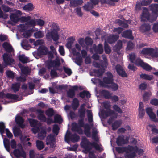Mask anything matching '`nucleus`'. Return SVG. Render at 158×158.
Returning a JSON list of instances; mask_svg holds the SVG:
<instances>
[{"label": "nucleus", "instance_id": "nucleus-4", "mask_svg": "<svg viewBox=\"0 0 158 158\" xmlns=\"http://www.w3.org/2000/svg\"><path fill=\"white\" fill-rule=\"evenodd\" d=\"M140 53L144 55H149L152 57H158V52L151 48H143Z\"/></svg>", "mask_w": 158, "mask_h": 158}, {"label": "nucleus", "instance_id": "nucleus-9", "mask_svg": "<svg viewBox=\"0 0 158 158\" xmlns=\"http://www.w3.org/2000/svg\"><path fill=\"white\" fill-rule=\"evenodd\" d=\"M19 98V96L17 95L12 94L11 93H7L6 94L3 92H0V98L2 99H4L7 98L8 99H12L13 100H16Z\"/></svg>", "mask_w": 158, "mask_h": 158}, {"label": "nucleus", "instance_id": "nucleus-10", "mask_svg": "<svg viewBox=\"0 0 158 158\" xmlns=\"http://www.w3.org/2000/svg\"><path fill=\"white\" fill-rule=\"evenodd\" d=\"M150 8L153 13L152 15L153 16L152 21H156L157 17L158 16V4H152L150 6Z\"/></svg>", "mask_w": 158, "mask_h": 158}, {"label": "nucleus", "instance_id": "nucleus-13", "mask_svg": "<svg viewBox=\"0 0 158 158\" xmlns=\"http://www.w3.org/2000/svg\"><path fill=\"white\" fill-rule=\"evenodd\" d=\"M92 143L86 140H84L81 143V146L82 148L85 149V151L87 152H89L92 149Z\"/></svg>", "mask_w": 158, "mask_h": 158}, {"label": "nucleus", "instance_id": "nucleus-64", "mask_svg": "<svg viewBox=\"0 0 158 158\" xmlns=\"http://www.w3.org/2000/svg\"><path fill=\"white\" fill-rule=\"evenodd\" d=\"M134 44L131 41H129L127 43V48L128 50H131L133 49L134 47Z\"/></svg>", "mask_w": 158, "mask_h": 158}, {"label": "nucleus", "instance_id": "nucleus-23", "mask_svg": "<svg viewBox=\"0 0 158 158\" xmlns=\"http://www.w3.org/2000/svg\"><path fill=\"white\" fill-rule=\"evenodd\" d=\"M3 47L7 52L10 53L13 50L12 47L7 42H4L2 44Z\"/></svg>", "mask_w": 158, "mask_h": 158}, {"label": "nucleus", "instance_id": "nucleus-16", "mask_svg": "<svg viewBox=\"0 0 158 158\" xmlns=\"http://www.w3.org/2000/svg\"><path fill=\"white\" fill-rule=\"evenodd\" d=\"M78 89V87L77 85L72 86V89H69L67 92V97L71 98H73L75 95V91H77Z\"/></svg>", "mask_w": 158, "mask_h": 158}, {"label": "nucleus", "instance_id": "nucleus-24", "mask_svg": "<svg viewBox=\"0 0 158 158\" xmlns=\"http://www.w3.org/2000/svg\"><path fill=\"white\" fill-rule=\"evenodd\" d=\"M84 128V134L88 137H91V132L90 131L91 127L89 125L86 124L83 127Z\"/></svg>", "mask_w": 158, "mask_h": 158}, {"label": "nucleus", "instance_id": "nucleus-12", "mask_svg": "<svg viewBox=\"0 0 158 158\" xmlns=\"http://www.w3.org/2000/svg\"><path fill=\"white\" fill-rule=\"evenodd\" d=\"M128 140L129 139L127 137L126 139H125L124 136L123 135H120L118 136L117 138L116 143L118 146H122L128 143Z\"/></svg>", "mask_w": 158, "mask_h": 158}, {"label": "nucleus", "instance_id": "nucleus-33", "mask_svg": "<svg viewBox=\"0 0 158 158\" xmlns=\"http://www.w3.org/2000/svg\"><path fill=\"white\" fill-rule=\"evenodd\" d=\"M33 4L31 3H28L27 4L25 5L23 7V9L25 11H32L33 9Z\"/></svg>", "mask_w": 158, "mask_h": 158}, {"label": "nucleus", "instance_id": "nucleus-62", "mask_svg": "<svg viewBox=\"0 0 158 158\" xmlns=\"http://www.w3.org/2000/svg\"><path fill=\"white\" fill-rule=\"evenodd\" d=\"M63 69L64 72L69 76L71 75L72 73V70L70 68L64 67Z\"/></svg>", "mask_w": 158, "mask_h": 158}, {"label": "nucleus", "instance_id": "nucleus-54", "mask_svg": "<svg viewBox=\"0 0 158 158\" xmlns=\"http://www.w3.org/2000/svg\"><path fill=\"white\" fill-rule=\"evenodd\" d=\"M59 130L60 128L57 125L55 124L54 125L53 127L52 131L56 135H58Z\"/></svg>", "mask_w": 158, "mask_h": 158}, {"label": "nucleus", "instance_id": "nucleus-38", "mask_svg": "<svg viewBox=\"0 0 158 158\" xmlns=\"http://www.w3.org/2000/svg\"><path fill=\"white\" fill-rule=\"evenodd\" d=\"M45 114L48 117H51L54 115V112L53 108H50L47 110Z\"/></svg>", "mask_w": 158, "mask_h": 158}, {"label": "nucleus", "instance_id": "nucleus-61", "mask_svg": "<svg viewBox=\"0 0 158 158\" xmlns=\"http://www.w3.org/2000/svg\"><path fill=\"white\" fill-rule=\"evenodd\" d=\"M36 24L40 26H43L45 24V21L41 19H36Z\"/></svg>", "mask_w": 158, "mask_h": 158}, {"label": "nucleus", "instance_id": "nucleus-25", "mask_svg": "<svg viewBox=\"0 0 158 158\" xmlns=\"http://www.w3.org/2000/svg\"><path fill=\"white\" fill-rule=\"evenodd\" d=\"M114 114V111L111 109H110L108 111L104 110L102 112V116L104 118L111 116V115Z\"/></svg>", "mask_w": 158, "mask_h": 158}, {"label": "nucleus", "instance_id": "nucleus-40", "mask_svg": "<svg viewBox=\"0 0 158 158\" xmlns=\"http://www.w3.org/2000/svg\"><path fill=\"white\" fill-rule=\"evenodd\" d=\"M54 123H61L63 121L61 116L59 114L55 115L54 117Z\"/></svg>", "mask_w": 158, "mask_h": 158}, {"label": "nucleus", "instance_id": "nucleus-48", "mask_svg": "<svg viewBox=\"0 0 158 158\" xmlns=\"http://www.w3.org/2000/svg\"><path fill=\"white\" fill-rule=\"evenodd\" d=\"M85 42L87 46H89L92 45L93 43V41L92 39L88 37H86L85 40Z\"/></svg>", "mask_w": 158, "mask_h": 158}, {"label": "nucleus", "instance_id": "nucleus-5", "mask_svg": "<svg viewBox=\"0 0 158 158\" xmlns=\"http://www.w3.org/2000/svg\"><path fill=\"white\" fill-rule=\"evenodd\" d=\"M80 139L79 135L76 134H71L70 132L68 130L65 136V141L67 142L70 141L73 143L77 142L79 141Z\"/></svg>", "mask_w": 158, "mask_h": 158}, {"label": "nucleus", "instance_id": "nucleus-11", "mask_svg": "<svg viewBox=\"0 0 158 158\" xmlns=\"http://www.w3.org/2000/svg\"><path fill=\"white\" fill-rule=\"evenodd\" d=\"M117 73L120 76L123 77H126L127 74L123 69V67L119 64H117L115 67Z\"/></svg>", "mask_w": 158, "mask_h": 158}, {"label": "nucleus", "instance_id": "nucleus-8", "mask_svg": "<svg viewBox=\"0 0 158 158\" xmlns=\"http://www.w3.org/2000/svg\"><path fill=\"white\" fill-rule=\"evenodd\" d=\"M153 18V15L150 16L148 10L145 8H144L142 14L141 15V21L143 22L146 21H149L150 22L152 23L154 21H151L152 20Z\"/></svg>", "mask_w": 158, "mask_h": 158}, {"label": "nucleus", "instance_id": "nucleus-36", "mask_svg": "<svg viewBox=\"0 0 158 158\" xmlns=\"http://www.w3.org/2000/svg\"><path fill=\"white\" fill-rule=\"evenodd\" d=\"M104 72V70L101 69L94 70V72L96 76L98 77L102 76Z\"/></svg>", "mask_w": 158, "mask_h": 158}, {"label": "nucleus", "instance_id": "nucleus-59", "mask_svg": "<svg viewBox=\"0 0 158 158\" xmlns=\"http://www.w3.org/2000/svg\"><path fill=\"white\" fill-rule=\"evenodd\" d=\"M52 27L53 28L52 30L59 31L60 30L59 27L55 23H53L51 24Z\"/></svg>", "mask_w": 158, "mask_h": 158}, {"label": "nucleus", "instance_id": "nucleus-56", "mask_svg": "<svg viewBox=\"0 0 158 158\" xmlns=\"http://www.w3.org/2000/svg\"><path fill=\"white\" fill-rule=\"evenodd\" d=\"M142 67L147 71H149L152 69V67L150 65L145 63H144Z\"/></svg>", "mask_w": 158, "mask_h": 158}, {"label": "nucleus", "instance_id": "nucleus-26", "mask_svg": "<svg viewBox=\"0 0 158 158\" xmlns=\"http://www.w3.org/2000/svg\"><path fill=\"white\" fill-rule=\"evenodd\" d=\"M122 42L120 40H118L115 46L114 47V50L115 52H118L122 48Z\"/></svg>", "mask_w": 158, "mask_h": 158}, {"label": "nucleus", "instance_id": "nucleus-43", "mask_svg": "<svg viewBox=\"0 0 158 158\" xmlns=\"http://www.w3.org/2000/svg\"><path fill=\"white\" fill-rule=\"evenodd\" d=\"M34 36L37 39L41 38L44 36V35L41 31H39L34 33Z\"/></svg>", "mask_w": 158, "mask_h": 158}, {"label": "nucleus", "instance_id": "nucleus-44", "mask_svg": "<svg viewBox=\"0 0 158 158\" xmlns=\"http://www.w3.org/2000/svg\"><path fill=\"white\" fill-rule=\"evenodd\" d=\"M25 24L27 26H35L36 25V19H30L25 23Z\"/></svg>", "mask_w": 158, "mask_h": 158}, {"label": "nucleus", "instance_id": "nucleus-49", "mask_svg": "<svg viewBox=\"0 0 158 158\" xmlns=\"http://www.w3.org/2000/svg\"><path fill=\"white\" fill-rule=\"evenodd\" d=\"M104 50L105 53L107 54H110L111 52L110 48L106 42H105L104 44Z\"/></svg>", "mask_w": 158, "mask_h": 158}, {"label": "nucleus", "instance_id": "nucleus-2", "mask_svg": "<svg viewBox=\"0 0 158 158\" xmlns=\"http://www.w3.org/2000/svg\"><path fill=\"white\" fill-rule=\"evenodd\" d=\"M78 120V124L76 123H73L72 124V130L73 132H77L79 135L83 134V131L81 127H83L84 125V118H80Z\"/></svg>", "mask_w": 158, "mask_h": 158}, {"label": "nucleus", "instance_id": "nucleus-21", "mask_svg": "<svg viewBox=\"0 0 158 158\" xmlns=\"http://www.w3.org/2000/svg\"><path fill=\"white\" fill-rule=\"evenodd\" d=\"M93 50L95 53L102 54L103 52V45L102 44H98L97 46L94 45L93 47Z\"/></svg>", "mask_w": 158, "mask_h": 158}, {"label": "nucleus", "instance_id": "nucleus-17", "mask_svg": "<svg viewBox=\"0 0 158 158\" xmlns=\"http://www.w3.org/2000/svg\"><path fill=\"white\" fill-rule=\"evenodd\" d=\"M123 37L133 40L134 37L132 35V32L131 30H127L123 32L121 34Z\"/></svg>", "mask_w": 158, "mask_h": 158}, {"label": "nucleus", "instance_id": "nucleus-34", "mask_svg": "<svg viewBox=\"0 0 158 158\" xmlns=\"http://www.w3.org/2000/svg\"><path fill=\"white\" fill-rule=\"evenodd\" d=\"M22 73L24 75H28L31 72L30 69L28 67H23L21 68Z\"/></svg>", "mask_w": 158, "mask_h": 158}, {"label": "nucleus", "instance_id": "nucleus-14", "mask_svg": "<svg viewBox=\"0 0 158 158\" xmlns=\"http://www.w3.org/2000/svg\"><path fill=\"white\" fill-rule=\"evenodd\" d=\"M146 112L151 120L155 122H158V119L156 118V115L152 112V109L147 107L146 109Z\"/></svg>", "mask_w": 158, "mask_h": 158}, {"label": "nucleus", "instance_id": "nucleus-39", "mask_svg": "<svg viewBox=\"0 0 158 158\" xmlns=\"http://www.w3.org/2000/svg\"><path fill=\"white\" fill-rule=\"evenodd\" d=\"M51 62L52 64L53 68L59 67L61 64V63L59 59H56L53 61L51 60Z\"/></svg>", "mask_w": 158, "mask_h": 158}, {"label": "nucleus", "instance_id": "nucleus-50", "mask_svg": "<svg viewBox=\"0 0 158 158\" xmlns=\"http://www.w3.org/2000/svg\"><path fill=\"white\" fill-rule=\"evenodd\" d=\"M7 77L8 78L13 79L15 77V73L11 70H7L6 72Z\"/></svg>", "mask_w": 158, "mask_h": 158}, {"label": "nucleus", "instance_id": "nucleus-37", "mask_svg": "<svg viewBox=\"0 0 158 158\" xmlns=\"http://www.w3.org/2000/svg\"><path fill=\"white\" fill-rule=\"evenodd\" d=\"M140 77L144 80H151L153 78V77L151 75H149L145 74H142L140 75Z\"/></svg>", "mask_w": 158, "mask_h": 158}, {"label": "nucleus", "instance_id": "nucleus-18", "mask_svg": "<svg viewBox=\"0 0 158 158\" xmlns=\"http://www.w3.org/2000/svg\"><path fill=\"white\" fill-rule=\"evenodd\" d=\"M151 28V26L150 24L144 23L140 26L139 27V30L141 32L144 33L149 31Z\"/></svg>", "mask_w": 158, "mask_h": 158}, {"label": "nucleus", "instance_id": "nucleus-47", "mask_svg": "<svg viewBox=\"0 0 158 158\" xmlns=\"http://www.w3.org/2000/svg\"><path fill=\"white\" fill-rule=\"evenodd\" d=\"M87 111L88 121L90 123L93 121L92 113L90 110H87Z\"/></svg>", "mask_w": 158, "mask_h": 158}, {"label": "nucleus", "instance_id": "nucleus-35", "mask_svg": "<svg viewBox=\"0 0 158 158\" xmlns=\"http://www.w3.org/2000/svg\"><path fill=\"white\" fill-rule=\"evenodd\" d=\"M36 146L37 148L39 150L42 149L44 147V143L39 140H37L36 141Z\"/></svg>", "mask_w": 158, "mask_h": 158}, {"label": "nucleus", "instance_id": "nucleus-15", "mask_svg": "<svg viewBox=\"0 0 158 158\" xmlns=\"http://www.w3.org/2000/svg\"><path fill=\"white\" fill-rule=\"evenodd\" d=\"M3 59L5 64L6 65L11 64L15 62L14 60L8 55V54L5 53L3 55Z\"/></svg>", "mask_w": 158, "mask_h": 158}, {"label": "nucleus", "instance_id": "nucleus-63", "mask_svg": "<svg viewBox=\"0 0 158 158\" xmlns=\"http://www.w3.org/2000/svg\"><path fill=\"white\" fill-rule=\"evenodd\" d=\"M110 84H111L110 87L113 91H115L118 89V86L117 84L114 83L113 82Z\"/></svg>", "mask_w": 158, "mask_h": 158}, {"label": "nucleus", "instance_id": "nucleus-6", "mask_svg": "<svg viewBox=\"0 0 158 158\" xmlns=\"http://www.w3.org/2000/svg\"><path fill=\"white\" fill-rule=\"evenodd\" d=\"M58 32V31L55 30H51L50 32H48L46 35V39L48 41H50L52 40L55 42L57 41L59 37Z\"/></svg>", "mask_w": 158, "mask_h": 158}, {"label": "nucleus", "instance_id": "nucleus-29", "mask_svg": "<svg viewBox=\"0 0 158 158\" xmlns=\"http://www.w3.org/2000/svg\"><path fill=\"white\" fill-rule=\"evenodd\" d=\"M10 17L11 21L15 23L18 22L19 20V16L15 13L11 14Z\"/></svg>", "mask_w": 158, "mask_h": 158}, {"label": "nucleus", "instance_id": "nucleus-1", "mask_svg": "<svg viewBox=\"0 0 158 158\" xmlns=\"http://www.w3.org/2000/svg\"><path fill=\"white\" fill-rule=\"evenodd\" d=\"M106 74V76L103 78L102 81L100 80L99 82L100 86L104 88L107 87V84L112 83L114 81V76L111 72H107Z\"/></svg>", "mask_w": 158, "mask_h": 158}, {"label": "nucleus", "instance_id": "nucleus-31", "mask_svg": "<svg viewBox=\"0 0 158 158\" xmlns=\"http://www.w3.org/2000/svg\"><path fill=\"white\" fill-rule=\"evenodd\" d=\"M55 140L54 136L52 134H50L46 138V144L47 145H48L52 142H55Z\"/></svg>", "mask_w": 158, "mask_h": 158}, {"label": "nucleus", "instance_id": "nucleus-46", "mask_svg": "<svg viewBox=\"0 0 158 158\" xmlns=\"http://www.w3.org/2000/svg\"><path fill=\"white\" fill-rule=\"evenodd\" d=\"M29 121L31 127H35L37 124L38 121L37 120L31 118L29 119Z\"/></svg>", "mask_w": 158, "mask_h": 158}, {"label": "nucleus", "instance_id": "nucleus-20", "mask_svg": "<svg viewBox=\"0 0 158 158\" xmlns=\"http://www.w3.org/2000/svg\"><path fill=\"white\" fill-rule=\"evenodd\" d=\"M48 51V48L46 47H40L38 49L37 54L39 56L45 55L47 54Z\"/></svg>", "mask_w": 158, "mask_h": 158}, {"label": "nucleus", "instance_id": "nucleus-30", "mask_svg": "<svg viewBox=\"0 0 158 158\" xmlns=\"http://www.w3.org/2000/svg\"><path fill=\"white\" fill-rule=\"evenodd\" d=\"M79 105V102L78 99L76 98H74L73 101L72 106L73 110H76Z\"/></svg>", "mask_w": 158, "mask_h": 158}, {"label": "nucleus", "instance_id": "nucleus-60", "mask_svg": "<svg viewBox=\"0 0 158 158\" xmlns=\"http://www.w3.org/2000/svg\"><path fill=\"white\" fill-rule=\"evenodd\" d=\"M113 108L116 112L121 114L123 113L122 110L117 105L115 104L113 105Z\"/></svg>", "mask_w": 158, "mask_h": 158}, {"label": "nucleus", "instance_id": "nucleus-3", "mask_svg": "<svg viewBox=\"0 0 158 158\" xmlns=\"http://www.w3.org/2000/svg\"><path fill=\"white\" fill-rule=\"evenodd\" d=\"M135 148V150H137L138 147L137 146H135L134 147L132 146L128 145L127 147H116L115 150L118 153H123L124 152H125L126 153H128L132 151Z\"/></svg>", "mask_w": 158, "mask_h": 158}, {"label": "nucleus", "instance_id": "nucleus-51", "mask_svg": "<svg viewBox=\"0 0 158 158\" xmlns=\"http://www.w3.org/2000/svg\"><path fill=\"white\" fill-rule=\"evenodd\" d=\"M134 63L137 66H139L142 67L144 62L141 59H137L135 60Z\"/></svg>", "mask_w": 158, "mask_h": 158}, {"label": "nucleus", "instance_id": "nucleus-19", "mask_svg": "<svg viewBox=\"0 0 158 158\" xmlns=\"http://www.w3.org/2000/svg\"><path fill=\"white\" fill-rule=\"evenodd\" d=\"M15 121L16 124L21 128H24L25 126L23 124L24 120L23 118L20 116H17L16 117Z\"/></svg>", "mask_w": 158, "mask_h": 158}, {"label": "nucleus", "instance_id": "nucleus-32", "mask_svg": "<svg viewBox=\"0 0 158 158\" xmlns=\"http://www.w3.org/2000/svg\"><path fill=\"white\" fill-rule=\"evenodd\" d=\"M79 95L82 98H84L85 96L87 98H89L91 97V94L89 92L85 90H83V91L80 92L79 94Z\"/></svg>", "mask_w": 158, "mask_h": 158}, {"label": "nucleus", "instance_id": "nucleus-41", "mask_svg": "<svg viewBox=\"0 0 158 158\" xmlns=\"http://www.w3.org/2000/svg\"><path fill=\"white\" fill-rule=\"evenodd\" d=\"M4 144L6 149L8 152H9L10 149V143L9 140L8 139H4Z\"/></svg>", "mask_w": 158, "mask_h": 158}, {"label": "nucleus", "instance_id": "nucleus-58", "mask_svg": "<svg viewBox=\"0 0 158 158\" xmlns=\"http://www.w3.org/2000/svg\"><path fill=\"white\" fill-rule=\"evenodd\" d=\"M75 63L78 65L80 66L82 62V58L81 56L76 57L75 60Z\"/></svg>", "mask_w": 158, "mask_h": 158}, {"label": "nucleus", "instance_id": "nucleus-28", "mask_svg": "<svg viewBox=\"0 0 158 158\" xmlns=\"http://www.w3.org/2000/svg\"><path fill=\"white\" fill-rule=\"evenodd\" d=\"M122 124L121 120H116L112 124V129L115 131L120 127Z\"/></svg>", "mask_w": 158, "mask_h": 158}, {"label": "nucleus", "instance_id": "nucleus-52", "mask_svg": "<svg viewBox=\"0 0 158 158\" xmlns=\"http://www.w3.org/2000/svg\"><path fill=\"white\" fill-rule=\"evenodd\" d=\"M129 153H126L125 155V158H134L136 156V154L135 152H131Z\"/></svg>", "mask_w": 158, "mask_h": 158}, {"label": "nucleus", "instance_id": "nucleus-42", "mask_svg": "<svg viewBox=\"0 0 158 158\" xmlns=\"http://www.w3.org/2000/svg\"><path fill=\"white\" fill-rule=\"evenodd\" d=\"M19 60L23 63H26L28 61V58L23 55H19L18 56Z\"/></svg>", "mask_w": 158, "mask_h": 158}, {"label": "nucleus", "instance_id": "nucleus-22", "mask_svg": "<svg viewBox=\"0 0 158 158\" xmlns=\"http://www.w3.org/2000/svg\"><path fill=\"white\" fill-rule=\"evenodd\" d=\"M44 111L41 110H37V114H38L37 116L38 119L41 122H44L47 120V118L43 114Z\"/></svg>", "mask_w": 158, "mask_h": 158}, {"label": "nucleus", "instance_id": "nucleus-7", "mask_svg": "<svg viewBox=\"0 0 158 158\" xmlns=\"http://www.w3.org/2000/svg\"><path fill=\"white\" fill-rule=\"evenodd\" d=\"M18 147L20 149H15L13 151V153L15 156L17 158H19L20 157L26 158V153L21 145L20 144H19Z\"/></svg>", "mask_w": 158, "mask_h": 158}, {"label": "nucleus", "instance_id": "nucleus-53", "mask_svg": "<svg viewBox=\"0 0 158 158\" xmlns=\"http://www.w3.org/2000/svg\"><path fill=\"white\" fill-rule=\"evenodd\" d=\"M12 88L14 92L16 93L17 91H19L20 88V85L18 83L13 84Z\"/></svg>", "mask_w": 158, "mask_h": 158}, {"label": "nucleus", "instance_id": "nucleus-45", "mask_svg": "<svg viewBox=\"0 0 158 158\" xmlns=\"http://www.w3.org/2000/svg\"><path fill=\"white\" fill-rule=\"evenodd\" d=\"M102 94L106 99H110L111 98V94L108 91L103 90L102 91Z\"/></svg>", "mask_w": 158, "mask_h": 158}, {"label": "nucleus", "instance_id": "nucleus-55", "mask_svg": "<svg viewBox=\"0 0 158 158\" xmlns=\"http://www.w3.org/2000/svg\"><path fill=\"white\" fill-rule=\"evenodd\" d=\"M2 7L3 11L5 12H12V11L11 8L6 5H2Z\"/></svg>", "mask_w": 158, "mask_h": 158}, {"label": "nucleus", "instance_id": "nucleus-57", "mask_svg": "<svg viewBox=\"0 0 158 158\" xmlns=\"http://www.w3.org/2000/svg\"><path fill=\"white\" fill-rule=\"evenodd\" d=\"M85 110H79L78 113L79 117L80 118H84L85 115Z\"/></svg>", "mask_w": 158, "mask_h": 158}, {"label": "nucleus", "instance_id": "nucleus-27", "mask_svg": "<svg viewBox=\"0 0 158 158\" xmlns=\"http://www.w3.org/2000/svg\"><path fill=\"white\" fill-rule=\"evenodd\" d=\"M47 131L45 129H42L38 134V138L41 140H44L46 136Z\"/></svg>", "mask_w": 158, "mask_h": 158}]
</instances>
